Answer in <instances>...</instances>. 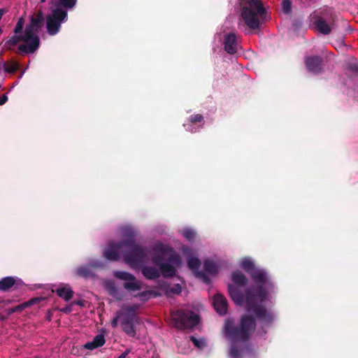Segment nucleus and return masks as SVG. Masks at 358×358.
<instances>
[{
  "label": "nucleus",
  "mask_w": 358,
  "mask_h": 358,
  "mask_svg": "<svg viewBox=\"0 0 358 358\" xmlns=\"http://www.w3.org/2000/svg\"><path fill=\"white\" fill-rule=\"evenodd\" d=\"M152 292H141L139 294H138V296L141 299H147V297L148 295H150L152 294Z\"/></svg>",
  "instance_id": "obj_33"
},
{
  "label": "nucleus",
  "mask_w": 358,
  "mask_h": 358,
  "mask_svg": "<svg viewBox=\"0 0 358 358\" xmlns=\"http://www.w3.org/2000/svg\"><path fill=\"white\" fill-rule=\"evenodd\" d=\"M103 266V264L99 261L91 260L88 265L80 266L76 268V273L79 277L89 278L92 277L93 273L92 268H99Z\"/></svg>",
  "instance_id": "obj_12"
},
{
  "label": "nucleus",
  "mask_w": 358,
  "mask_h": 358,
  "mask_svg": "<svg viewBox=\"0 0 358 358\" xmlns=\"http://www.w3.org/2000/svg\"><path fill=\"white\" fill-rule=\"evenodd\" d=\"M182 251L185 255H189L192 253V249L187 246H183L182 248Z\"/></svg>",
  "instance_id": "obj_35"
},
{
  "label": "nucleus",
  "mask_w": 358,
  "mask_h": 358,
  "mask_svg": "<svg viewBox=\"0 0 358 358\" xmlns=\"http://www.w3.org/2000/svg\"><path fill=\"white\" fill-rule=\"evenodd\" d=\"M307 70L313 74H320L324 71V60L319 55H310L305 57Z\"/></svg>",
  "instance_id": "obj_11"
},
{
  "label": "nucleus",
  "mask_w": 358,
  "mask_h": 358,
  "mask_svg": "<svg viewBox=\"0 0 358 358\" xmlns=\"http://www.w3.org/2000/svg\"><path fill=\"white\" fill-rule=\"evenodd\" d=\"M130 352L131 351L129 349H127L121 355L118 357V358H126Z\"/></svg>",
  "instance_id": "obj_37"
},
{
  "label": "nucleus",
  "mask_w": 358,
  "mask_h": 358,
  "mask_svg": "<svg viewBox=\"0 0 358 358\" xmlns=\"http://www.w3.org/2000/svg\"><path fill=\"white\" fill-rule=\"evenodd\" d=\"M71 310V308L70 307L66 308L65 309L63 310V311L65 313H69Z\"/></svg>",
  "instance_id": "obj_39"
},
{
  "label": "nucleus",
  "mask_w": 358,
  "mask_h": 358,
  "mask_svg": "<svg viewBox=\"0 0 358 358\" xmlns=\"http://www.w3.org/2000/svg\"><path fill=\"white\" fill-rule=\"evenodd\" d=\"M20 42L24 43V44H27V41L24 38L22 34H15L11 36L8 41L5 42L4 47L9 50H13L15 52L17 50L14 49V47L17 45Z\"/></svg>",
  "instance_id": "obj_16"
},
{
  "label": "nucleus",
  "mask_w": 358,
  "mask_h": 358,
  "mask_svg": "<svg viewBox=\"0 0 358 358\" xmlns=\"http://www.w3.org/2000/svg\"><path fill=\"white\" fill-rule=\"evenodd\" d=\"M17 278L11 276L1 278L0 280V290L8 291L15 285V284L17 282Z\"/></svg>",
  "instance_id": "obj_19"
},
{
  "label": "nucleus",
  "mask_w": 358,
  "mask_h": 358,
  "mask_svg": "<svg viewBox=\"0 0 358 358\" xmlns=\"http://www.w3.org/2000/svg\"><path fill=\"white\" fill-rule=\"evenodd\" d=\"M189 120L192 124L201 122L203 120V116L201 114H193L189 116Z\"/></svg>",
  "instance_id": "obj_29"
},
{
  "label": "nucleus",
  "mask_w": 358,
  "mask_h": 358,
  "mask_svg": "<svg viewBox=\"0 0 358 358\" xmlns=\"http://www.w3.org/2000/svg\"><path fill=\"white\" fill-rule=\"evenodd\" d=\"M152 250L155 254L152 259L153 263L159 266L163 276L166 278L173 276L176 269L182 264L180 257L169 245L159 241L152 244Z\"/></svg>",
  "instance_id": "obj_3"
},
{
  "label": "nucleus",
  "mask_w": 358,
  "mask_h": 358,
  "mask_svg": "<svg viewBox=\"0 0 358 358\" xmlns=\"http://www.w3.org/2000/svg\"><path fill=\"white\" fill-rule=\"evenodd\" d=\"M8 101V96L6 94L0 97V106L3 105Z\"/></svg>",
  "instance_id": "obj_36"
},
{
  "label": "nucleus",
  "mask_w": 358,
  "mask_h": 358,
  "mask_svg": "<svg viewBox=\"0 0 358 358\" xmlns=\"http://www.w3.org/2000/svg\"><path fill=\"white\" fill-rule=\"evenodd\" d=\"M188 267L194 271L196 278L201 279L206 284H209L210 280L205 273L199 271L201 265L200 260L196 257H189L187 259Z\"/></svg>",
  "instance_id": "obj_13"
},
{
  "label": "nucleus",
  "mask_w": 358,
  "mask_h": 358,
  "mask_svg": "<svg viewBox=\"0 0 358 358\" xmlns=\"http://www.w3.org/2000/svg\"><path fill=\"white\" fill-rule=\"evenodd\" d=\"M93 342L95 343V345H96L98 348L101 347L102 345H104L106 342L104 336L101 334L96 335L94 338Z\"/></svg>",
  "instance_id": "obj_27"
},
{
  "label": "nucleus",
  "mask_w": 358,
  "mask_h": 358,
  "mask_svg": "<svg viewBox=\"0 0 358 358\" xmlns=\"http://www.w3.org/2000/svg\"><path fill=\"white\" fill-rule=\"evenodd\" d=\"M161 289H163L164 294L166 296H170L171 294H180L182 291L181 286L179 284H176L173 287H170L166 283H162L160 285Z\"/></svg>",
  "instance_id": "obj_23"
},
{
  "label": "nucleus",
  "mask_w": 358,
  "mask_h": 358,
  "mask_svg": "<svg viewBox=\"0 0 358 358\" xmlns=\"http://www.w3.org/2000/svg\"><path fill=\"white\" fill-rule=\"evenodd\" d=\"M84 348L87 350H92L97 348L98 347L96 345H95V343L92 341L86 343L84 345Z\"/></svg>",
  "instance_id": "obj_31"
},
{
  "label": "nucleus",
  "mask_w": 358,
  "mask_h": 358,
  "mask_svg": "<svg viewBox=\"0 0 358 358\" xmlns=\"http://www.w3.org/2000/svg\"><path fill=\"white\" fill-rule=\"evenodd\" d=\"M173 324L180 329H192L199 322V315L193 311L180 310L171 313Z\"/></svg>",
  "instance_id": "obj_8"
},
{
  "label": "nucleus",
  "mask_w": 358,
  "mask_h": 358,
  "mask_svg": "<svg viewBox=\"0 0 358 358\" xmlns=\"http://www.w3.org/2000/svg\"><path fill=\"white\" fill-rule=\"evenodd\" d=\"M282 9L284 13L289 14L292 10V2L290 0H282Z\"/></svg>",
  "instance_id": "obj_26"
},
{
  "label": "nucleus",
  "mask_w": 358,
  "mask_h": 358,
  "mask_svg": "<svg viewBox=\"0 0 358 358\" xmlns=\"http://www.w3.org/2000/svg\"><path fill=\"white\" fill-rule=\"evenodd\" d=\"M224 46V50L230 55H234L237 52V37L234 33H229L225 36Z\"/></svg>",
  "instance_id": "obj_14"
},
{
  "label": "nucleus",
  "mask_w": 358,
  "mask_h": 358,
  "mask_svg": "<svg viewBox=\"0 0 358 358\" xmlns=\"http://www.w3.org/2000/svg\"><path fill=\"white\" fill-rule=\"evenodd\" d=\"M30 20V23L34 26L36 29L40 30V29L43 26L44 16L41 10H39L37 13L32 15Z\"/></svg>",
  "instance_id": "obj_20"
},
{
  "label": "nucleus",
  "mask_w": 358,
  "mask_h": 358,
  "mask_svg": "<svg viewBox=\"0 0 358 358\" xmlns=\"http://www.w3.org/2000/svg\"><path fill=\"white\" fill-rule=\"evenodd\" d=\"M57 294L66 301L71 300L73 296V292L71 287L68 285L60 286L56 289Z\"/></svg>",
  "instance_id": "obj_18"
},
{
  "label": "nucleus",
  "mask_w": 358,
  "mask_h": 358,
  "mask_svg": "<svg viewBox=\"0 0 358 358\" xmlns=\"http://www.w3.org/2000/svg\"><path fill=\"white\" fill-rule=\"evenodd\" d=\"M138 308L137 305L124 306L116 313L115 316L112 320V327L116 328L118 322H120L125 334L129 337H135L136 335V326L140 322L138 317L135 315V311Z\"/></svg>",
  "instance_id": "obj_5"
},
{
  "label": "nucleus",
  "mask_w": 358,
  "mask_h": 358,
  "mask_svg": "<svg viewBox=\"0 0 358 358\" xmlns=\"http://www.w3.org/2000/svg\"><path fill=\"white\" fill-rule=\"evenodd\" d=\"M3 30L1 28H0V34L2 33Z\"/></svg>",
  "instance_id": "obj_42"
},
{
  "label": "nucleus",
  "mask_w": 358,
  "mask_h": 358,
  "mask_svg": "<svg viewBox=\"0 0 358 358\" xmlns=\"http://www.w3.org/2000/svg\"><path fill=\"white\" fill-rule=\"evenodd\" d=\"M103 285L110 296L115 298L117 300H121L122 299V295L116 287L114 281L105 280L103 281Z\"/></svg>",
  "instance_id": "obj_17"
},
{
  "label": "nucleus",
  "mask_w": 358,
  "mask_h": 358,
  "mask_svg": "<svg viewBox=\"0 0 358 358\" xmlns=\"http://www.w3.org/2000/svg\"><path fill=\"white\" fill-rule=\"evenodd\" d=\"M182 235L187 240L190 241L194 239L196 234L192 230L186 229L183 231Z\"/></svg>",
  "instance_id": "obj_30"
},
{
  "label": "nucleus",
  "mask_w": 358,
  "mask_h": 358,
  "mask_svg": "<svg viewBox=\"0 0 358 358\" xmlns=\"http://www.w3.org/2000/svg\"><path fill=\"white\" fill-rule=\"evenodd\" d=\"M327 15H330L334 20L331 10L327 6L314 11L310 15L311 21L313 22V24L315 26L317 29L324 35H328L331 31L330 25L324 20V17Z\"/></svg>",
  "instance_id": "obj_9"
},
{
  "label": "nucleus",
  "mask_w": 358,
  "mask_h": 358,
  "mask_svg": "<svg viewBox=\"0 0 358 358\" xmlns=\"http://www.w3.org/2000/svg\"><path fill=\"white\" fill-rule=\"evenodd\" d=\"M239 264L250 275L252 285L248 286V279L242 272L235 271L231 274L229 293L235 303L244 306L247 314L241 317L238 327L234 325L232 319L225 320L224 334L231 343L230 358H242L250 355V349L245 343L255 331V320L266 332L265 329L268 328L276 317L273 311L265 308L276 293V288L267 272L256 268L252 259L248 257L241 259Z\"/></svg>",
  "instance_id": "obj_1"
},
{
  "label": "nucleus",
  "mask_w": 358,
  "mask_h": 358,
  "mask_svg": "<svg viewBox=\"0 0 358 358\" xmlns=\"http://www.w3.org/2000/svg\"><path fill=\"white\" fill-rule=\"evenodd\" d=\"M45 1H46V0H41V3H45Z\"/></svg>",
  "instance_id": "obj_41"
},
{
  "label": "nucleus",
  "mask_w": 358,
  "mask_h": 358,
  "mask_svg": "<svg viewBox=\"0 0 358 358\" xmlns=\"http://www.w3.org/2000/svg\"><path fill=\"white\" fill-rule=\"evenodd\" d=\"M189 338L194 346L199 349H202L206 346V341L203 338L197 339L194 336H190Z\"/></svg>",
  "instance_id": "obj_25"
},
{
  "label": "nucleus",
  "mask_w": 358,
  "mask_h": 358,
  "mask_svg": "<svg viewBox=\"0 0 358 358\" xmlns=\"http://www.w3.org/2000/svg\"><path fill=\"white\" fill-rule=\"evenodd\" d=\"M113 275L124 281L123 287L128 291H138L142 288V282L138 280L134 275L128 272L115 271L113 272Z\"/></svg>",
  "instance_id": "obj_10"
},
{
  "label": "nucleus",
  "mask_w": 358,
  "mask_h": 358,
  "mask_svg": "<svg viewBox=\"0 0 358 358\" xmlns=\"http://www.w3.org/2000/svg\"><path fill=\"white\" fill-rule=\"evenodd\" d=\"M349 69L353 72L358 73V63L354 62L349 64Z\"/></svg>",
  "instance_id": "obj_32"
},
{
  "label": "nucleus",
  "mask_w": 358,
  "mask_h": 358,
  "mask_svg": "<svg viewBox=\"0 0 358 358\" xmlns=\"http://www.w3.org/2000/svg\"><path fill=\"white\" fill-rule=\"evenodd\" d=\"M204 271L203 273L206 275H215L218 271V264L213 260L208 259L204 262Z\"/></svg>",
  "instance_id": "obj_21"
},
{
  "label": "nucleus",
  "mask_w": 358,
  "mask_h": 358,
  "mask_svg": "<svg viewBox=\"0 0 358 358\" xmlns=\"http://www.w3.org/2000/svg\"><path fill=\"white\" fill-rule=\"evenodd\" d=\"M143 275L149 280L157 278L159 276V271L152 266H145L142 269Z\"/></svg>",
  "instance_id": "obj_22"
},
{
  "label": "nucleus",
  "mask_w": 358,
  "mask_h": 358,
  "mask_svg": "<svg viewBox=\"0 0 358 358\" xmlns=\"http://www.w3.org/2000/svg\"><path fill=\"white\" fill-rule=\"evenodd\" d=\"M20 65L17 62H10L3 64V69L7 73H14L19 69Z\"/></svg>",
  "instance_id": "obj_24"
},
{
  "label": "nucleus",
  "mask_w": 358,
  "mask_h": 358,
  "mask_svg": "<svg viewBox=\"0 0 358 358\" xmlns=\"http://www.w3.org/2000/svg\"><path fill=\"white\" fill-rule=\"evenodd\" d=\"M103 256L111 261H117L122 256L124 261L134 269L140 268L146 259L145 248L136 243V233L130 229L124 231L120 243H110Z\"/></svg>",
  "instance_id": "obj_2"
},
{
  "label": "nucleus",
  "mask_w": 358,
  "mask_h": 358,
  "mask_svg": "<svg viewBox=\"0 0 358 358\" xmlns=\"http://www.w3.org/2000/svg\"><path fill=\"white\" fill-rule=\"evenodd\" d=\"M241 7V17L245 24L251 29L260 27V20H264L266 10L262 0H238Z\"/></svg>",
  "instance_id": "obj_4"
},
{
  "label": "nucleus",
  "mask_w": 358,
  "mask_h": 358,
  "mask_svg": "<svg viewBox=\"0 0 358 358\" xmlns=\"http://www.w3.org/2000/svg\"><path fill=\"white\" fill-rule=\"evenodd\" d=\"M58 3L62 8H56L52 11L51 15L46 17L47 31L51 36L56 35L60 30L62 23L67 20V11L64 8H73L76 6L77 0H75V3L72 6H64L61 0H58Z\"/></svg>",
  "instance_id": "obj_6"
},
{
  "label": "nucleus",
  "mask_w": 358,
  "mask_h": 358,
  "mask_svg": "<svg viewBox=\"0 0 358 358\" xmlns=\"http://www.w3.org/2000/svg\"><path fill=\"white\" fill-rule=\"evenodd\" d=\"M213 306L216 312L224 315L227 311V299L220 294H217L213 297Z\"/></svg>",
  "instance_id": "obj_15"
},
{
  "label": "nucleus",
  "mask_w": 358,
  "mask_h": 358,
  "mask_svg": "<svg viewBox=\"0 0 358 358\" xmlns=\"http://www.w3.org/2000/svg\"><path fill=\"white\" fill-rule=\"evenodd\" d=\"M8 10L6 8H0V20H1L3 15Z\"/></svg>",
  "instance_id": "obj_38"
},
{
  "label": "nucleus",
  "mask_w": 358,
  "mask_h": 358,
  "mask_svg": "<svg viewBox=\"0 0 358 358\" xmlns=\"http://www.w3.org/2000/svg\"><path fill=\"white\" fill-rule=\"evenodd\" d=\"M36 301H38V299H32L31 302V303H33Z\"/></svg>",
  "instance_id": "obj_40"
},
{
  "label": "nucleus",
  "mask_w": 358,
  "mask_h": 358,
  "mask_svg": "<svg viewBox=\"0 0 358 358\" xmlns=\"http://www.w3.org/2000/svg\"><path fill=\"white\" fill-rule=\"evenodd\" d=\"M38 31L39 30L36 29L31 23L27 24L22 35L28 43L19 45L15 53L30 54L36 51L40 45V38L38 36Z\"/></svg>",
  "instance_id": "obj_7"
},
{
  "label": "nucleus",
  "mask_w": 358,
  "mask_h": 358,
  "mask_svg": "<svg viewBox=\"0 0 358 358\" xmlns=\"http://www.w3.org/2000/svg\"><path fill=\"white\" fill-rule=\"evenodd\" d=\"M24 27V19L22 17L20 18L17 22L15 27L14 28L15 34H19L22 32Z\"/></svg>",
  "instance_id": "obj_28"
},
{
  "label": "nucleus",
  "mask_w": 358,
  "mask_h": 358,
  "mask_svg": "<svg viewBox=\"0 0 358 358\" xmlns=\"http://www.w3.org/2000/svg\"><path fill=\"white\" fill-rule=\"evenodd\" d=\"M64 6H72L75 3V0H61Z\"/></svg>",
  "instance_id": "obj_34"
}]
</instances>
